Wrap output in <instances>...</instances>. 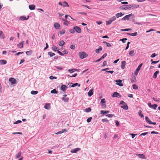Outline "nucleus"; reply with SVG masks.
I'll return each mask as SVG.
<instances>
[{
  "label": "nucleus",
  "instance_id": "1",
  "mask_svg": "<svg viewBox=\"0 0 160 160\" xmlns=\"http://www.w3.org/2000/svg\"><path fill=\"white\" fill-rule=\"evenodd\" d=\"M78 55L79 58L81 59L86 58L88 56V54L84 52H79Z\"/></svg>",
  "mask_w": 160,
  "mask_h": 160
},
{
  "label": "nucleus",
  "instance_id": "2",
  "mask_svg": "<svg viewBox=\"0 0 160 160\" xmlns=\"http://www.w3.org/2000/svg\"><path fill=\"white\" fill-rule=\"evenodd\" d=\"M120 104L122 105L123 106H121L122 108L123 109L127 110L128 109V107L127 104L123 101H121L120 102Z\"/></svg>",
  "mask_w": 160,
  "mask_h": 160
},
{
  "label": "nucleus",
  "instance_id": "3",
  "mask_svg": "<svg viewBox=\"0 0 160 160\" xmlns=\"http://www.w3.org/2000/svg\"><path fill=\"white\" fill-rule=\"evenodd\" d=\"M131 16H132V18H134V15L132 13H131L129 14L126 15L122 19V20L123 21L125 20H129V17Z\"/></svg>",
  "mask_w": 160,
  "mask_h": 160
},
{
  "label": "nucleus",
  "instance_id": "4",
  "mask_svg": "<svg viewBox=\"0 0 160 160\" xmlns=\"http://www.w3.org/2000/svg\"><path fill=\"white\" fill-rule=\"evenodd\" d=\"M129 5H128L122 6L120 7V8L121 10H130V8H129Z\"/></svg>",
  "mask_w": 160,
  "mask_h": 160
},
{
  "label": "nucleus",
  "instance_id": "5",
  "mask_svg": "<svg viewBox=\"0 0 160 160\" xmlns=\"http://www.w3.org/2000/svg\"><path fill=\"white\" fill-rule=\"evenodd\" d=\"M67 95L66 94H64L63 95L62 99L65 102H68L69 98L67 97Z\"/></svg>",
  "mask_w": 160,
  "mask_h": 160
},
{
  "label": "nucleus",
  "instance_id": "6",
  "mask_svg": "<svg viewBox=\"0 0 160 160\" xmlns=\"http://www.w3.org/2000/svg\"><path fill=\"white\" fill-rule=\"evenodd\" d=\"M68 87L66 86V85H65L62 84L61 86V89L62 91H63V93H65V91L68 88Z\"/></svg>",
  "mask_w": 160,
  "mask_h": 160
},
{
  "label": "nucleus",
  "instance_id": "7",
  "mask_svg": "<svg viewBox=\"0 0 160 160\" xmlns=\"http://www.w3.org/2000/svg\"><path fill=\"white\" fill-rule=\"evenodd\" d=\"M112 97H118V98H121L122 96L120 95L119 93L115 92H114L113 94L112 95Z\"/></svg>",
  "mask_w": 160,
  "mask_h": 160
},
{
  "label": "nucleus",
  "instance_id": "8",
  "mask_svg": "<svg viewBox=\"0 0 160 160\" xmlns=\"http://www.w3.org/2000/svg\"><path fill=\"white\" fill-rule=\"evenodd\" d=\"M142 63L140 64L138 67L136 69V70L135 72V74L136 75H137L139 71L140 70L141 68L142 67Z\"/></svg>",
  "mask_w": 160,
  "mask_h": 160
},
{
  "label": "nucleus",
  "instance_id": "9",
  "mask_svg": "<svg viewBox=\"0 0 160 160\" xmlns=\"http://www.w3.org/2000/svg\"><path fill=\"white\" fill-rule=\"evenodd\" d=\"M139 7V5L137 4H130L129 5L130 10L133 9L134 8H136Z\"/></svg>",
  "mask_w": 160,
  "mask_h": 160
},
{
  "label": "nucleus",
  "instance_id": "10",
  "mask_svg": "<svg viewBox=\"0 0 160 160\" xmlns=\"http://www.w3.org/2000/svg\"><path fill=\"white\" fill-rule=\"evenodd\" d=\"M9 81L12 84H14L17 83L16 80L13 78H11L9 79Z\"/></svg>",
  "mask_w": 160,
  "mask_h": 160
},
{
  "label": "nucleus",
  "instance_id": "11",
  "mask_svg": "<svg viewBox=\"0 0 160 160\" xmlns=\"http://www.w3.org/2000/svg\"><path fill=\"white\" fill-rule=\"evenodd\" d=\"M77 32L80 33L81 32V30L80 27L78 26H75L73 28Z\"/></svg>",
  "mask_w": 160,
  "mask_h": 160
},
{
  "label": "nucleus",
  "instance_id": "12",
  "mask_svg": "<svg viewBox=\"0 0 160 160\" xmlns=\"http://www.w3.org/2000/svg\"><path fill=\"white\" fill-rule=\"evenodd\" d=\"M115 82H117V84L120 86H122L123 84L122 83V81L120 79L116 80L115 81Z\"/></svg>",
  "mask_w": 160,
  "mask_h": 160
},
{
  "label": "nucleus",
  "instance_id": "13",
  "mask_svg": "<svg viewBox=\"0 0 160 160\" xmlns=\"http://www.w3.org/2000/svg\"><path fill=\"white\" fill-rule=\"evenodd\" d=\"M70 84H72V85H70L69 86V87H72V88H73V87H75L77 86H78V87H79L80 86V84H78V83H74V84H73V83L72 82H71L70 83Z\"/></svg>",
  "mask_w": 160,
  "mask_h": 160
},
{
  "label": "nucleus",
  "instance_id": "14",
  "mask_svg": "<svg viewBox=\"0 0 160 160\" xmlns=\"http://www.w3.org/2000/svg\"><path fill=\"white\" fill-rule=\"evenodd\" d=\"M136 156L139 157L140 158L142 159H145V157L144 155L143 154H139L136 153L135 154Z\"/></svg>",
  "mask_w": 160,
  "mask_h": 160
},
{
  "label": "nucleus",
  "instance_id": "15",
  "mask_svg": "<svg viewBox=\"0 0 160 160\" xmlns=\"http://www.w3.org/2000/svg\"><path fill=\"white\" fill-rule=\"evenodd\" d=\"M29 18V16H28V18L24 16H22L20 17L19 19L23 21L28 20Z\"/></svg>",
  "mask_w": 160,
  "mask_h": 160
},
{
  "label": "nucleus",
  "instance_id": "16",
  "mask_svg": "<svg viewBox=\"0 0 160 160\" xmlns=\"http://www.w3.org/2000/svg\"><path fill=\"white\" fill-rule=\"evenodd\" d=\"M80 148H75L73 149L72 150L71 152L72 153H76L77 152L80 151Z\"/></svg>",
  "mask_w": 160,
  "mask_h": 160
},
{
  "label": "nucleus",
  "instance_id": "17",
  "mask_svg": "<svg viewBox=\"0 0 160 160\" xmlns=\"http://www.w3.org/2000/svg\"><path fill=\"white\" fill-rule=\"evenodd\" d=\"M24 42V41H22L21 42H20L18 44V47L20 48H22L23 46Z\"/></svg>",
  "mask_w": 160,
  "mask_h": 160
},
{
  "label": "nucleus",
  "instance_id": "18",
  "mask_svg": "<svg viewBox=\"0 0 160 160\" xmlns=\"http://www.w3.org/2000/svg\"><path fill=\"white\" fill-rule=\"evenodd\" d=\"M102 50V48L100 46L99 47V48L95 50V52L97 53H100V52Z\"/></svg>",
  "mask_w": 160,
  "mask_h": 160
},
{
  "label": "nucleus",
  "instance_id": "19",
  "mask_svg": "<svg viewBox=\"0 0 160 160\" xmlns=\"http://www.w3.org/2000/svg\"><path fill=\"white\" fill-rule=\"evenodd\" d=\"M61 19L62 21H64V22H63L64 25H65L67 26H68L69 24V22L68 21H67L65 19H63V18Z\"/></svg>",
  "mask_w": 160,
  "mask_h": 160
},
{
  "label": "nucleus",
  "instance_id": "20",
  "mask_svg": "<svg viewBox=\"0 0 160 160\" xmlns=\"http://www.w3.org/2000/svg\"><path fill=\"white\" fill-rule=\"evenodd\" d=\"M66 131H67L66 129H62V130L58 132H57L55 133V134L57 135H58L59 134L62 133Z\"/></svg>",
  "mask_w": 160,
  "mask_h": 160
},
{
  "label": "nucleus",
  "instance_id": "21",
  "mask_svg": "<svg viewBox=\"0 0 160 160\" xmlns=\"http://www.w3.org/2000/svg\"><path fill=\"white\" fill-rule=\"evenodd\" d=\"M7 61L4 59L0 60V65H4L7 63Z\"/></svg>",
  "mask_w": 160,
  "mask_h": 160
},
{
  "label": "nucleus",
  "instance_id": "22",
  "mask_svg": "<svg viewBox=\"0 0 160 160\" xmlns=\"http://www.w3.org/2000/svg\"><path fill=\"white\" fill-rule=\"evenodd\" d=\"M29 8L31 10H33L35 8V6L34 4L30 5L29 6Z\"/></svg>",
  "mask_w": 160,
  "mask_h": 160
},
{
  "label": "nucleus",
  "instance_id": "23",
  "mask_svg": "<svg viewBox=\"0 0 160 160\" xmlns=\"http://www.w3.org/2000/svg\"><path fill=\"white\" fill-rule=\"evenodd\" d=\"M93 89H90L88 92V95L89 97H91L93 95Z\"/></svg>",
  "mask_w": 160,
  "mask_h": 160
},
{
  "label": "nucleus",
  "instance_id": "24",
  "mask_svg": "<svg viewBox=\"0 0 160 160\" xmlns=\"http://www.w3.org/2000/svg\"><path fill=\"white\" fill-rule=\"evenodd\" d=\"M121 68L122 69H123L125 68V67L126 64V62L125 61H122L121 62Z\"/></svg>",
  "mask_w": 160,
  "mask_h": 160
},
{
  "label": "nucleus",
  "instance_id": "25",
  "mask_svg": "<svg viewBox=\"0 0 160 160\" xmlns=\"http://www.w3.org/2000/svg\"><path fill=\"white\" fill-rule=\"evenodd\" d=\"M159 73V71H157L154 73L153 76V78L155 79L157 77V75Z\"/></svg>",
  "mask_w": 160,
  "mask_h": 160
},
{
  "label": "nucleus",
  "instance_id": "26",
  "mask_svg": "<svg viewBox=\"0 0 160 160\" xmlns=\"http://www.w3.org/2000/svg\"><path fill=\"white\" fill-rule=\"evenodd\" d=\"M54 26L56 29H58L59 28L60 25L59 23L56 22L54 23Z\"/></svg>",
  "mask_w": 160,
  "mask_h": 160
},
{
  "label": "nucleus",
  "instance_id": "27",
  "mask_svg": "<svg viewBox=\"0 0 160 160\" xmlns=\"http://www.w3.org/2000/svg\"><path fill=\"white\" fill-rule=\"evenodd\" d=\"M124 15L122 13V12H120L116 14V17L117 18H118L120 17H121L122 16Z\"/></svg>",
  "mask_w": 160,
  "mask_h": 160
},
{
  "label": "nucleus",
  "instance_id": "28",
  "mask_svg": "<svg viewBox=\"0 0 160 160\" xmlns=\"http://www.w3.org/2000/svg\"><path fill=\"white\" fill-rule=\"evenodd\" d=\"M0 37L2 39H4L5 38V36L3 33L2 31H0Z\"/></svg>",
  "mask_w": 160,
  "mask_h": 160
},
{
  "label": "nucleus",
  "instance_id": "29",
  "mask_svg": "<svg viewBox=\"0 0 160 160\" xmlns=\"http://www.w3.org/2000/svg\"><path fill=\"white\" fill-rule=\"evenodd\" d=\"M127 34L132 36H135L138 35V32H135L133 33H127Z\"/></svg>",
  "mask_w": 160,
  "mask_h": 160
},
{
  "label": "nucleus",
  "instance_id": "30",
  "mask_svg": "<svg viewBox=\"0 0 160 160\" xmlns=\"http://www.w3.org/2000/svg\"><path fill=\"white\" fill-rule=\"evenodd\" d=\"M145 120L146 122L149 124H150L151 122V121L150 120L148 117H145Z\"/></svg>",
  "mask_w": 160,
  "mask_h": 160
},
{
  "label": "nucleus",
  "instance_id": "31",
  "mask_svg": "<svg viewBox=\"0 0 160 160\" xmlns=\"http://www.w3.org/2000/svg\"><path fill=\"white\" fill-rule=\"evenodd\" d=\"M44 107L46 109H48V110L49 109H50V104L49 103H48V104H46L45 105Z\"/></svg>",
  "mask_w": 160,
  "mask_h": 160
},
{
  "label": "nucleus",
  "instance_id": "32",
  "mask_svg": "<svg viewBox=\"0 0 160 160\" xmlns=\"http://www.w3.org/2000/svg\"><path fill=\"white\" fill-rule=\"evenodd\" d=\"M136 77L133 76L132 77V79H131V82L132 83L136 82Z\"/></svg>",
  "mask_w": 160,
  "mask_h": 160
},
{
  "label": "nucleus",
  "instance_id": "33",
  "mask_svg": "<svg viewBox=\"0 0 160 160\" xmlns=\"http://www.w3.org/2000/svg\"><path fill=\"white\" fill-rule=\"evenodd\" d=\"M33 52L32 51L30 50L26 52V53L27 55H30L32 54Z\"/></svg>",
  "mask_w": 160,
  "mask_h": 160
},
{
  "label": "nucleus",
  "instance_id": "34",
  "mask_svg": "<svg viewBox=\"0 0 160 160\" xmlns=\"http://www.w3.org/2000/svg\"><path fill=\"white\" fill-rule=\"evenodd\" d=\"M52 49L55 52L59 50V49H58L57 47L54 45L53 46Z\"/></svg>",
  "mask_w": 160,
  "mask_h": 160
},
{
  "label": "nucleus",
  "instance_id": "35",
  "mask_svg": "<svg viewBox=\"0 0 160 160\" xmlns=\"http://www.w3.org/2000/svg\"><path fill=\"white\" fill-rule=\"evenodd\" d=\"M65 44V42L63 41H61L59 42V45L60 46H62Z\"/></svg>",
  "mask_w": 160,
  "mask_h": 160
},
{
  "label": "nucleus",
  "instance_id": "36",
  "mask_svg": "<svg viewBox=\"0 0 160 160\" xmlns=\"http://www.w3.org/2000/svg\"><path fill=\"white\" fill-rule=\"evenodd\" d=\"M109 112V111H103V110H101L100 111V113L101 114H106Z\"/></svg>",
  "mask_w": 160,
  "mask_h": 160
},
{
  "label": "nucleus",
  "instance_id": "37",
  "mask_svg": "<svg viewBox=\"0 0 160 160\" xmlns=\"http://www.w3.org/2000/svg\"><path fill=\"white\" fill-rule=\"evenodd\" d=\"M62 6H63L64 7H66V6L68 7L69 6L68 3L65 1L63 2L62 4Z\"/></svg>",
  "mask_w": 160,
  "mask_h": 160
},
{
  "label": "nucleus",
  "instance_id": "38",
  "mask_svg": "<svg viewBox=\"0 0 160 160\" xmlns=\"http://www.w3.org/2000/svg\"><path fill=\"white\" fill-rule=\"evenodd\" d=\"M22 152L21 151L19 152L16 155V158H19L21 155Z\"/></svg>",
  "mask_w": 160,
  "mask_h": 160
},
{
  "label": "nucleus",
  "instance_id": "39",
  "mask_svg": "<svg viewBox=\"0 0 160 160\" xmlns=\"http://www.w3.org/2000/svg\"><path fill=\"white\" fill-rule=\"evenodd\" d=\"M48 54L49 55L50 57H52L54 55H55V53L53 52H49L48 53Z\"/></svg>",
  "mask_w": 160,
  "mask_h": 160
},
{
  "label": "nucleus",
  "instance_id": "40",
  "mask_svg": "<svg viewBox=\"0 0 160 160\" xmlns=\"http://www.w3.org/2000/svg\"><path fill=\"white\" fill-rule=\"evenodd\" d=\"M103 43L106 44L107 46L108 47H109L111 46V45L110 43H108L106 41H103Z\"/></svg>",
  "mask_w": 160,
  "mask_h": 160
},
{
  "label": "nucleus",
  "instance_id": "41",
  "mask_svg": "<svg viewBox=\"0 0 160 160\" xmlns=\"http://www.w3.org/2000/svg\"><path fill=\"white\" fill-rule=\"evenodd\" d=\"M116 17L115 16H113L112 17L110 18L109 19L112 22H113L115 21L116 19Z\"/></svg>",
  "mask_w": 160,
  "mask_h": 160
},
{
  "label": "nucleus",
  "instance_id": "42",
  "mask_svg": "<svg viewBox=\"0 0 160 160\" xmlns=\"http://www.w3.org/2000/svg\"><path fill=\"white\" fill-rule=\"evenodd\" d=\"M134 50H131L130 51L129 53V55L132 56H133L134 55Z\"/></svg>",
  "mask_w": 160,
  "mask_h": 160
},
{
  "label": "nucleus",
  "instance_id": "43",
  "mask_svg": "<svg viewBox=\"0 0 160 160\" xmlns=\"http://www.w3.org/2000/svg\"><path fill=\"white\" fill-rule=\"evenodd\" d=\"M132 88L133 89L135 90H137L138 89V86L135 84H133L132 85Z\"/></svg>",
  "mask_w": 160,
  "mask_h": 160
},
{
  "label": "nucleus",
  "instance_id": "44",
  "mask_svg": "<svg viewBox=\"0 0 160 160\" xmlns=\"http://www.w3.org/2000/svg\"><path fill=\"white\" fill-rule=\"evenodd\" d=\"M51 93H52L56 94L58 93V91H57L55 89H54L51 91Z\"/></svg>",
  "mask_w": 160,
  "mask_h": 160
},
{
  "label": "nucleus",
  "instance_id": "45",
  "mask_svg": "<svg viewBox=\"0 0 160 160\" xmlns=\"http://www.w3.org/2000/svg\"><path fill=\"white\" fill-rule=\"evenodd\" d=\"M38 92L36 91H31V93L32 95H36L38 93Z\"/></svg>",
  "mask_w": 160,
  "mask_h": 160
},
{
  "label": "nucleus",
  "instance_id": "46",
  "mask_svg": "<svg viewBox=\"0 0 160 160\" xmlns=\"http://www.w3.org/2000/svg\"><path fill=\"white\" fill-rule=\"evenodd\" d=\"M138 115L140 116L141 118L144 117V115L142 114V111L140 110L139 111Z\"/></svg>",
  "mask_w": 160,
  "mask_h": 160
},
{
  "label": "nucleus",
  "instance_id": "47",
  "mask_svg": "<svg viewBox=\"0 0 160 160\" xmlns=\"http://www.w3.org/2000/svg\"><path fill=\"white\" fill-rule=\"evenodd\" d=\"M91 111V109L90 108H88L85 109L84 111L87 112H89Z\"/></svg>",
  "mask_w": 160,
  "mask_h": 160
},
{
  "label": "nucleus",
  "instance_id": "48",
  "mask_svg": "<svg viewBox=\"0 0 160 160\" xmlns=\"http://www.w3.org/2000/svg\"><path fill=\"white\" fill-rule=\"evenodd\" d=\"M158 105L156 104H154L152 105L151 108L154 109H156V108L157 107Z\"/></svg>",
  "mask_w": 160,
  "mask_h": 160
},
{
  "label": "nucleus",
  "instance_id": "49",
  "mask_svg": "<svg viewBox=\"0 0 160 160\" xmlns=\"http://www.w3.org/2000/svg\"><path fill=\"white\" fill-rule=\"evenodd\" d=\"M127 40V39L126 38H123L120 40V41H122L123 43H124L126 42V40Z\"/></svg>",
  "mask_w": 160,
  "mask_h": 160
},
{
  "label": "nucleus",
  "instance_id": "50",
  "mask_svg": "<svg viewBox=\"0 0 160 160\" xmlns=\"http://www.w3.org/2000/svg\"><path fill=\"white\" fill-rule=\"evenodd\" d=\"M132 30V29L131 28H126V29H122L121 30L122 31H130Z\"/></svg>",
  "mask_w": 160,
  "mask_h": 160
},
{
  "label": "nucleus",
  "instance_id": "51",
  "mask_svg": "<svg viewBox=\"0 0 160 160\" xmlns=\"http://www.w3.org/2000/svg\"><path fill=\"white\" fill-rule=\"evenodd\" d=\"M76 70L75 69H68V71L69 72H70V73H71L72 72H74Z\"/></svg>",
  "mask_w": 160,
  "mask_h": 160
},
{
  "label": "nucleus",
  "instance_id": "52",
  "mask_svg": "<svg viewBox=\"0 0 160 160\" xmlns=\"http://www.w3.org/2000/svg\"><path fill=\"white\" fill-rule=\"evenodd\" d=\"M102 107L103 108H106V105L105 103L101 104Z\"/></svg>",
  "mask_w": 160,
  "mask_h": 160
},
{
  "label": "nucleus",
  "instance_id": "53",
  "mask_svg": "<svg viewBox=\"0 0 160 160\" xmlns=\"http://www.w3.org/2000/svg\"><path fill=\"white\" fill-rule=\"evenodd\" d=\"M65 33V30H62L59 31V34L61 35Z\"/></svg>",
  "mask_w": 160,
  "mask_h": 160
},
{
  "label": "nucleus",
  "instance_id": "54",
  "mask_svg": "<svg viewBox=\"0 0 160 160\" xmlns=\"http://www.w3.org/2000/svg\"><path fill=\"white\" fill-rule=\"evenodd\" d=\"M22 122V121L20 120L17 121L15 122H14L13 123L14 124H17Z\"/></svg>",
  "mask_w": 160,
  "mask_h": 160
},
{
  "label": "nucleus",
  "instance_id": "55",
  "mask_svg": "<svg viewBox=\"0 0 160 160\" xmlns=\"http://www.w3.org/2000/svg\"><path fill=\"white\" fill-rule=\"evenodd\" d=\"M92 119V118L91 117L89 118L87 120V122L88 123L90 122L91 121Z\"/></svg>",
  "mask_w": 160,
  "mask_h": 160
},
{
  "label": "nucleus",
  "instance_id": "56",
  "mask_svg": "<svg viewBox=\"0 0 160 160\" xmlns=\"http://www.w3.org/2000/svg\"><path fill=\"white\" fill-rule=\"evenodd\" d=\"M106 116L108 117L109 118H112L113 117V116H114V114H108L106 115Z\"/></svg>",
  "mask_w": 160,
  "mask_h": 160
},
{
  "label": "nucleus",
  "instance_id": "57",
  "mask_svg": "<svg viewBox=\"0 0 160 160\" xmlns=\"http://www.w3.org/2000/svg\"><path fill=\"white\" fill-rule=\"evenodd\" d=\"M102 122H109V120L107 118H104L102 119Z\"/></svg>",
  "mask_w": 160,
  "mask_h": 160
},
{
  "label": "nucleus",
  "instance_id": "58",
  "mask_svg": "<svg viewBox=\"0 0 160 160\" xmlns=\"http://www.w3.org/2000/svg\"><path fill=\"white\" fill-rule=\"evenodd\" d=\"M112 22L109 20L108 21H106V25H108L112 23Z\"/></svg>",
  "mask_w": 160,
  "mask_h": 160
},
{
  "label": "nucleus",
  "instance_id": "59",
  "mask_svg": "<svg viewBox=\"0 0 160 160\" xmlns=\"http://www.w3.org/2000/svg\"><path fill=\"white\" fill-rule=\"evenodd\" d=\"M106 103V101L105 98L102 99L100 103Z\"/></svg>",
  "mask_w": 160,
  "mask_h": 160
},
{
  "label": "nucleus",
  "instance_id": "60",
  "mask_svg": "<svg viewBox=\"0 0 160 160\" xmlns=\"http://www.w3.org/2000/svg\"><path fill=\"white\" fill-rule=\"evenodd\" d=\"M129 135L132 136V138H133L135 137L137 135V134H134V133H130L129 134Z\"/></svg>",
  "mask_w": 160,
  "mask_h": 160
},
{
  "label": "nucleus",
  "instance_id": "61",
  "mask_svg": "<svg viewBox=\"0 0 160 160\" xmlns=\"http://www.w3.org/2000/svg\"><path fill=\"white\" fill-rule=\"evenodd\" d=\"M107 56V53H104L101 57V58L102 59L104 58L105 57H106Z\"/></svg>",
  "mask_w": 160,
  "mask_h": 160
},
{
  "label": "nucleus",
  "instance_id": "62",
  "mask_svg": "<svg viewBox=\"0 0 160 160\" xmlns=\"http://www.w3.org/2000/svg\"><path fill=\"white\" fill-rule=\"evenodd\" d=\"M49 78L50 79H51V80H52V79H57V77H54L52 76H50L49 77Z\"/></svg>",
  "mask_w": 160,
  "mask_h": 160
},
{
  "label": "nucleus",
  "instance_id": "63",
  "mask_svg": "<svg viewBox=\"0 0 160 160\" xmlns=\"http://www.w3.org/2000/svg\"><path fill=\"white\" fill-rule=\"evenodd\" d=\"M69 32L71 33H74L75 32V30L74 29H70L69 30Z\"/></svg>",
  "mask_w": 160,
  "mask_h": 160
},
{
  "label": "nucleus",
  "instance_id": "64",
  "mask_svg": "<svg viewBox=\"0 0 160 160\" xmlns=\"http://www.w3.org/2000/svg\"><path fill=\"white\" fill-rule=\"evenodd\" d=\"M75 46L74 45H72L70 47V48L72 49H75Z\"/></svg>",
  "mask_w": 160,
  "mask_h": 160
}]
</instances>
